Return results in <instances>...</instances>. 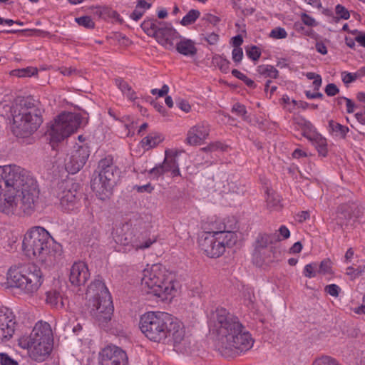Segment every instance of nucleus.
I'll list each match as a JSON object with an SVG mask.
<instances>
[{
    "mask_svg": "<svg viewBox=\"0 0 365 365\" xmlns=\"http://www.w3.org/2000/svg\"><path fill=\"white\" fill-rule=\"evenodd\" d=\"M215 327L217 335V346L222 356L230 357L252 347L254 340L249 331L225 309L216 310Z\"/></svg>",
    "mask_w": 365,
    "mask_h": 365,
    "instance_id": "f257e3e1",
    "label": "nucleus"
},
{
    "mask_svg": "<svg viewBox=\"0 0 365 365\" xmlns=\"http://www.w3.org/2000/svg\"><path fill=\"white\" fill-rule=\"evenodd\" d=\"M139 327L150 341L165 344L172 338L175 344L185 338L184 327L178 321H173L170 314L160 312H148L143 314Z\"/></svg>",
    "mask_w": 365,
    "mask_h": 365,
    "instance_id": "f03ea898",
    "label": "nucleus"
},
{
    "mask_svg": "<svg viewBox=\"0 0 365 365\" xmlns=\"http://www.w3.org/2000/svg\"><path fill=\"white\" fill-rule=\"evenodd\" d=\"M26 179V170L16 165L0 166V212L18 215V193Z\"/></svg>",
    "mask_w": 365,
    "mask_h": 365,
    "instance_id": "7ed1b4c3",
    "label": "nucleus"
},
{
    "mask_svg": "<svg viewBox=\"0 0 365 365\" xmlns=\"http://www.w3.org/2000/svg\"><path fill=\"white\" fill-rule=\"evenodd\" d=\"M141 285L146 293L152 294L162 301L171 299L178 289L174 276L160 264L143 270Z\"/></svg>",
    "mask_w": 365,
    "mask_h": 365,
    "instance_id": "20e7f679",
    "label": "nucleus"
},
{
    "mask_svg": "<svg viewBox=\"0 0 365 365\" xmlns=\"http://www.w3.org/2000/svg\"><path fill=\"white\" fill-rule=\"evenodd\" d=\"M13 133L26 138L34 133L43 123L41 110L37 103L29 98L21 99L12 109Z\"/></svg>",
    "mask_w": 365,
    "mask_h": 365,
    "instance_id": "39448f33",
    "label": "nucleus"
},
{
    "mask_svg": "<svg viewBox=\"0 0 365 365\" xmlns=\"http://www.w3.org/2000/svg\"><path fill=\"white\" fill-rule=\"evenodd\" d=\"M53 332L51 326L45 322H37L29 335L19 339L20 347L27 349L30 358L42 362L50 355L53 349Z\"/></svg>",
    "mask_w": 365,
    "mask_h": 365,
    "instance_id": "423d86ee",
    "label": "nucleus"
},
{
    "mask_svg": "<svg viewBox=\"0 0 365 365\" xmlns=\"http://www.w3.org/2000/svg\"><path fill=\"white\" fill-rule=\"evenodd\" d=\"M86 294L90 297L91 314L99 325L105 326L111 319L113 313V302L108 289L104 282L98 279L89 285Z\"/></svg>",
    "mask_w": 365,
    "mask_h": 365,
    "instance_id": "0eeeda50",
    "label": "nucleus"
},
{
    "mask_svg": "<svg viewBox=\"0 0 365 365\" xmlns=\"http://www.w3.org/2000/svg\"><path fill=\"white\" fill-rule=\"evenodd\" d=\"M98 176L91 181V188L102 200L109 198L120 176V169L114 164L112 155L102 158L98 165Z\"/></svg>",
    "mask_w": 365,
    "mask_h": 365,
    "instance_id": "6e6552de",
    "label": "nucleus"
},
{
    "mask_svg": "<svg viewBox=\"0 0 365 365\" xmlns=\"http://www.w3.org/2000/svg\"><path fill=\"white\" fill-rule=\"evenodd\" d=\"M7 279L12 287L19 288L26 294L36 293L43 283L41 269L34 264H28L16 269H11Z\"/></svg>",
    "mask_w": 365,
    "mask_h": 365,
    "instance_id": "1a4fd4ad",
    "label": "nucleus"
},
{
    "mask_svg": "<svg viewBox=\"0 0 365 365\" xmlns=\"http://www.w3.org/2000/svg\"><path fill=\"white\" fill-rule=\"evenodd\" d=\"M52 238L49 232L42 227H32L26 232L23 240V250L29 257H38L46 260L51 254Z\"/></svg>",
    "mask_w": 365,
    "mask_h": 365,
    "instance_id": "9d476101",
    "label": "nucleus"
},
{
    "mask_svg": "<svg viewBox=\"0 0 365 365\" xmlns=\"http://www.w3.org/2000/svg\"><path fill=\"white\" fill-rule=\"evenodd\" d=\"M141 28L148 36L153 37L158 43L168 50L173 49L175 41L180 38V35L170 24L158 19L144 21Z\"/></svg>",
    "mask_w": 365,
    "mask_h": 365,
    "instance_id": "9b49d317",
    "label": "nucleus"
},
{
    "mask_svg": "<svg viewBox=\"0 0 365 365\" xmlns=\"http://www.w3.org/2000/svg\"><path fill=\"white\" fill-rule=\"evenodd\" d=\"M237 240L236 234L228 233L224 236L221 232L205 233L200 240L201 250L210 257H219L222 255L226 247H232Z\"/></svg>",
    "mask_w": 365,
    "mask_h": 365,
    "instance_id": "f8f14e48",
    "label": "nucleus"
},
{
    "mask_svg": "<svg viewBox=\"0 0 365 365\" xmlns=\"http://www.w3.org/2000/svg\"><path fill=\"white\" fill-rule=\"evenodd\" d=\"M81 123V116L78 114L73 113H61L55 119L48 130L50 140L53 143L63 140L76 131Z\"/></svg>",
    "mask_w": 365,
    "mask_h": 365,
    "instance_id": "ddd939ff",
    "label": "nucleus"
},
{
    "mask_svg": "<svg viewBox=\"0 0 365 365\" xmlns=\"http://www.w3.org/2000/svg\"><path fill=\"white\" fill-rule=\"evenodd\" d=\"M21 195L18 194V215H31L34 212L39 202V190L36 182L26 170V179L24 180Z\"/></svg>",
    "mask_w": 365,
    "mask_h": 365,
    "instance_id": "4468645a",
    "label": "nucleus"
},
{
    "mask_svg": "<svg viewBox=\"0 0 365 365\" xmlns=\"http://www.w3.org/2000/svg\"><path fill=\"white\" fill-rule=\"evenodd\" d=\"M78 188L79 185L72 180H64L58 184L54 195L58 198L63 209L69 211L75 207L79 200Z\"/></svg>",
    "mask_w": 365,
    "mask_h": 365,
    "instance_id": "2eb2a0df",
    "label": "nucleus"
},
{
    "mask_svg": "<svg viewBox=\"0 0 365 365\" xmlns=\"http://www.w3.org/2000/svg\"><path fill=\"white\" fill-rule=\"evenodd\" d=\"M101 365H128L126 353L115 346H108L100 352Z\"/></svg>",
    "mask_w": 365,
    "mask_h": 365,
    "instance_id": "dca6fc26",
    "label": "nucleus"
},
{
    "mask_svg": "<svg viewBox=\"0 0 365 365\" xmlns=\"http://www.w3.org/2000/svg\"><path fill=\"white\" fill-rule=\"evenodd\" d=\"M90 151L86 146H78L65 160V168L71 174L77 173L86 164Z\"/></svg>",
    "mask_w": 365,
    "mask_h": 365,
    "instance_id": "f3484780",
    "label": "nucleus"
},
{
    "mask_svg": "<svg viewBox=\"0 0 365 365\" xmlns=\"http://www.w3.org/2000/svg\"><path fill=\"white\" fill-rule=\"evenodd\" d=\"M16 320L13 312L7 308H0V341L10 339L16 330Z\"/></svg>",
    "mask_w": 365,
    "mask_h": 365,
    "instance_id": "a211bd4d",
    "label": "nucleus"
},
{
    "mask_svg": "<svg viewBox=\"0 0 365 365\" xmlns=\"http://www.w3.org/2000/svg\"><path fill=\"white\" fill-rule=\"evenodd\" d=\"M210 133V125L207 123L201 122L191 127L187 132L186 141L190 145L202 144Z\"/></svg>",
    "mask_w": 365,
    "mask_h": 365,
    "instance_id": "6ab92c4d",
    "label": "nucleus"
},
{
    "mask_svg": "<svg viewBox=\"0 0 365 365\" xmlns=\"http://www.w3.org/2000/svg\"><path fill=\"white\" fill-rule=\"evenodd\" d=\"M90 278L87 264L81 261L75 262L71 267L69 281L74 286L84 285Z\"/></svg>",
    "mask_w": 365,
    "mask_h": 365,
    "instance_id": "aec40b11",
    "label": "nucleus"
},
{
    "mask_svg": "<svg viewBox=\"0 0 365 365\" xmlns=\"http://www.w3.org/2000/svg\"><path fill=\"white\" fill-rule=\"evenodd\" d=\"M175 48L179 53L186 56H194L197 52L195 42L185 38L175 43Z\"/></svg>",
    "mask_w": 365,
    "mask_h": 365,
    "instance_id": "412c9836",
    "label": "nucleus"
},
{
    "mask_svg": "<svg viewBox=\"0 0 365 365\" xmlns=\"http://www.w3.org/2000/svg\"><path fill=\"white\" fill-rule=\"evenodd\" d=\"M177 153H174L172 151H165V158L163 163V167L165 172H171L172 175L179 176L180 172L179 170V165L176 160Z\"/></svg>",
    "mask_w": 365,
    "mask_h": 365,
    "instance_id": "4be33fe9",
    "label": "nucleus"
},
{
    "mask_svg": "<svg viewBox=\"0 0 365 365\" xmlns=\"http://www.w3.org/2000/svg\"><path fill=\"white\" fill-rule=\"evenodd\" d=\"M307 139L315 146L319 155L323 157L327 156L328 150L327 139L325 138L322 137V135L319 133H313L312 136H307Z\"/></svg>",
    "mask_w": 365,
    "mask_h": 365,
    "instance_id": "5701e85b",
    "label": "nucleus"
},
{
    "mask_svg": "<svg viewBox=\"0 0 365 365\" xmlns=\"http://www.w3.org/2000/svg\"><path fill=\"white\" fill-rule=\"evenodd\" d=\"M267 207L271 211H278L282 207L280 196L272 190H267Z\"/></svg>",
    "mask_w": 365,
    "mask_h": 365,
    "instance_id": "b1692460",
    "label": "nucleus"
},
{
    "mask_svg": "<svg viewBox=\"0 0 365 365\" xmlns=\"http://www.w3.org/2000/svg\"><path fill=\"white\" fill-rule=\"evenodd\" d=\"M272 236L264 234L259 235L256 241L255 251L254 256L257 258L261 255L262 251L267 249L268 245L272 242Z\"/></svg>",
    "mask_w": 365,
    "mask_h": 365,
    "instance_id": "393cba45",
    "label": "nucleus"
},
{
    "mask_svg": "<svg viewBox=\"0 0 365 365\" xmlns=\"http://www.w3.org/2000/svg\"><path fill=\"white\" fill-rule=\"evenodd\" d=\"M278 252L277 250L270 247L269 249H265L262 251V254L257 258L255 257L256 263L260 265L263 262H272L274 259L277 257Z\"/></svg>",
    "mask_w": 365,
    "mask_h": 365,
    "instance_id": "a878e982",
    "label": "nucleus"
},
{
    "mask_svg": "<svg viewBox=\"0 0 365 365\" xmlns=\"http://www.w3.org/2000/svg\"><path fill=\"white\" fill-rule=\"evenodd\" d=\"M329 128L331 133L343 139L346 138V134L349 130L347 126L343 125L334 120L329 121Z\"/></svg>",
    "mask_w": 365,
    "mask_h": 365,
    "instance_id": "bb28decb",
    "label": "nucleus"
},
{
    "mask_svg": "<svg viewBox=\"0 0 365 365\" xmlns=\"http://www.w3.org/2000/svg\"><path fill=\"white\" fill-rule=\"evenodd\" d=\"M257 71L259 75L265 78H277L279 76L278 70L271 65H260Z\"/></svg>",
    "mask_w": 365,
    "mask_h": 365,
    "instance_id": "cd10ccee",
    "label": "nucleus"
},
{
    "mask_svg": "<svg viewBox=\"0 0 365 365\" xmlns=\"http://www.w3.org/2000/svg\"><path fill=\"white\" fill-rule=\"evenodd\" d=\"M46 303L53 307H62L63 303L60 293L56 290H51L46 292Z\"/></svg>",
    "mask_w": 365,
    "mask_h": 365,
    "instance_id": "c85d7f7f",
    "label": "nucleus"
},
{
    "mask_svg": "<svg viewBox=\"0 0 365 365\" xmlns=\"http://www.w3.org/2000/svg\"><path fill=\"white\" fill-rule=\"evenodd\" d=\"M162 141L161 137L158 134H150L142 140V146L145 149L153 148Z\"/></svg>",
    "mask_w": 365,
    "mask_h": 365,
    "instance_id": "c756f323",
    "label": "nucleus"
},
{
    "mask_svg": "<svg viewBox=\"0 0 365 365\" xmlns=\"http://www.w3.org/2000/svg\"><path fill=\"white\" fill-rule=\"evenodd\" d=\"M226 185H223L222 192L225 193L232 192L240 193L242 191L240 185L237 183V180H235L234 177L227 178L226 180Z\"/></svg>",
    "mask_w": 365,
    "mask_h": 365,
    "instance_id": "7c9ffc66",
    "label": "nucleus"
},
{
    "mask_svg": "<svg viewBox=\"0 0 365 365\" xmlns=\"http://www.w3.org/2000/svg\"><path fill=\"white\" fill-rule=\"evenodd\" d=\"M312 365H341L339 361L329 355H322L314 359Z\"/></svg>",
    "mask_w": 365,
    "mask_h": 365,
    "instance_id": "2f4dec72",
    "label": "nucleus"
},
{
    "mask_svg": "<svg viewBox=\"0 0 365 365\" xmlns=\"http://www.w3.org/2000/svg\"><path fill=\"white\" fill-rule=\"evenodd\" d=\"M212 63L223 73H227L230 70V61L221 56L216 55L213 56Z\"/></svg>",
    "mask_w": 365,
    "mask_h": 365,
    "instance_id": "473e14b6",
    "label": "nucleus"
},
{
    "mask_svg": "<svg viewBox=\"0 0 365 365\" xmlns=\"http://www.w3.org/2000/svg\"><path fill=\"white\" fill-rule=\"evenodd\" d=\"M200 16V11L195 9H191L181 20L180 24L182 26H187L193 24Z\"/></svg>",
    "mask_w": 365,
    "mask_h": 365,
    "instance_id": "72a5a7b5",
    "label": "nucleus"
},
{
    "mask_svg": "<svg viewBox=\"0 0 365 365\" xmlns=\"http://www.w3.org/2000/svg\"><path fill=\"white\" fill-rule=\"evenodd\" d=\"M11 73L18 77H30L36 74L38 70L35 67H27L26 68L14 70Z\"/></svg>",
    "mask_w": 365,
    "mask_h": 365,
    "instance_id": "f704fd0d",
    "label": "nucleus"
},
{
    "mask_svg": "<svg viewBox=\"0 0 365 365\" xmlns=\"http://www.w3.org/2000/svg\"><path fill=\"white\" fill-rule=\"evenodd\" d=\"M215 224L216 226L215 227V228L212 231L207 232V233H215V232H221L224 236H227L228 233L236 234L230 227H228L222 222L216 221Z\"/></svg>",
    "mask_w": 365,
    "mask_h": 365,
    "instance_id": "c9c22d12",
    "label": "nucleus"
},
{
    "mask_svg": "<svg viewBox=\"0 0 365 365\" xmlns=\"http://www.w3.org/2000/svg\"><path fill=\"white\" fill-rule=\"evenodd\" d=\"M318 273L322 274H332V262L329 259L322 260L319 264Z\"/></svg>",
    "mask_w": 365,
    "mask_h": 365,
    "instance_id": "e433bc0d",
    "label": "nucleus"
},
{
    "mask_svg": "<svg viewBox=\"0 0 365 365\" xmlns=\"http://www.w3.org/2000/svg\"><path fill=\"white\" fill-rule=\"evenodd\" d=\"M232 74L235 77H236V78H239V79H240V80L243 81L245 82V83L248 87H250V88H255V87H256V84L255 83V82H254L252 79L249 78L247 76H245L244 73H241V72H240V71H239L238 70H237V69H233V70L232 71Z\"/></svg>",
    "mask_w": 365,
    "mask_h": 365,
    "instance_id": "4c0bfd02",
    "label": "nucleus"
},
{
    "mask_svg": "<svg viewBox=\"0 0 365 365\" xmlns=\"http://www.w3.org/2000/svg\"><path fill=\"white\" fill-rule=\"evenodd\" d=\"M156 242L155 238H148L144 242L140 240L133 242V247L136 250H145L149 248L153 243Z\"/></svg>",
    "mask_w": 365,
    "mask_h": 365,
    "instance_id": "58836bf2",
    "label": "nucleus"
},
{
    "mask_svg": "<svg viewBox=\"0 0 365 365\" xmlns=\"http://www.w3.org/2000/svg\"><path fill=\"white\" fill-rule=\"evenodd\" d=\"M341 78L343 83L347 86L349 84L354 82L357 78V75L355 73H349L347 71H342L341 73Z\"/></svg>",
    "mask_w": 365,
    "mask_h": 365,
    "instance_id": "ea45409f",
    "label": "nucleus"
},
{
    "mask_svg": "<svg viewBox=\"0 0 365 365\" xmlns=\"http://www.w3.org/2000/svg\"><path fill=\"white\" fill-rule=\"evenodd\" d=\"M76 21L79 25L88 29H92L95 26L92 19L88 16L76 18Z\"/></svg>",
    "mask_w": 365,
    "mask_h": 365,
    "instance_id": "a19ab883",
    "label": "nucleus"
},
{
    "mask_svg": "<svg viewBox=\"0 0 365 365\" xmlns=\"http://www.w3.org/2000/svg\"><path fill=\"white\" fill-rule=\"evenodd\" d=\"M306 76L307 77L308 79H314V81L312 83L314 88V90L318 91L322 86V81L321 76L312 72L307 73L306 74Z\"/></svg>",
    "mask_w": 365,
    "mask_h": 365,
    "instance_id": "79ce46f5",
    "label": "nucleus"
},
{
    "mask_svg": "<svg viewBox=\"0 0 365 365\" xmlns=\"http://www.w3.org/2000/svg\"><path fill=\"white\" fill-rule=\"evenodd\" d=\"M287 36V31L281 27H277L272 30L270 32L269 36L272 38L275 39H281L284 38Z\"/></svg>",
    "mask_w": 365,
    "mask_h": 365,
    "instance_id": "37998d69",
    "label": "nucleus"
},
{
    "mask_svg": "<svg viewBox=\"0 0 365 365\" xmlns=\"http://www.w3.org/2000/svg\"><path fill=\"white\" fill-rule=\"evenodd\" d=\"M340 291L341 288L335 284H329L324 287V292L334 297L339 296Z\"/></svg>",
    "mask_w": 365,
    "mask_h": 365,
    "instance_id": "c03bdc74",
    "label": "nucleus"
},
{
    "mask_svg": "<svg viewBox=\"0 0 365 365\" xmlns=\"http://www.w3.org/2000/svg\"><path fill=\"white\" fill-rule=\"evenodd\" d=\"M336 15L342 19H348L350 17L349 11L342 5L338 4L335 8Z\"/></svg>",
    "mask_w": 365,
    "mask_h": 365,
    "instance_id": "a18cd8bd",
    "label": "nucleus"
},
{
    "mask_svg": "<svg viewBox=\"0 0 365 365\" xmlns=\"http://www.w3.org/2000/svg\"><path fill=\"white\" fill-rule=\"evenodd\" d=\"M246 53L248 57L254 61H257L261 55L259 49L255 46H253L247 50Z\"/></svg>",
    "mask_w": 365,
    "mask_h": 365,
    "instance_id": "49530a36",
    "label": "nucleus"
},
{
    "mask_svg": "<svg viewBox=\"0 0 365 365\" xmlns=\"http://www.w3.org/2000/svg\"><path fill=\"white\" fill-rule=\"evenodd\" d=\"M0 365H18V363L6 354L1 353L0 354Z\"/></svg>",
    "mask_w": 365,
    "mask_h": 365,
    "instance_id": "de8ad7c7",
    "label": "nucleus"
},
{
    "mask_svg": "<svg viewBox=\"0 0 365 365\" xmlns=\"http://www.w3.org/2000/svg\"><path fill=\"white\" fill-rule=\"evenodd\" d=\"M115 84L123 93H126L132 89L131 86L122 78L115 79Z\"/></svg>",
    "mask_w": 365,
    "mask_h": 365,
    "instance_id": "09e8293b",
    "label": "nucleus"
},
{
    "mask_svg": "<svg viewBox=\"0 0 365 365\" xmlns=\"http://www.w3.org/2000/svg\"><path fill=\"white\" fill-rule=\"evenodd\" d=\"M232 111L235 113L237 115L242 116L244 118H245V114L247 113V110L245 106L240 103H236L233 106Z\"/></svg>",
    "mask_w": 365,
    "mask_h": 365,
    "instance_id": "8fccbe9b",
    "label": "nucleus"
},
{
    "mask_svg": "<svg viewBox=\"0 0 365 365\" xmlns=\"http://www.w3.org/2000/svg\"><path fill=\"white\" fill-rule=\"evenodd\" d=\"M325 93L329 96H334L339 93V89L334 83H329L325 88Z\"/></svg>",
    "mask_w": 365,
    "mask_h": 365,
    "instance_id": "3c124183",
    "label": "nucleus"
},
{
    "mask_svg": "<svg viewBox=\"0 0 365 365\" xmlns=\"http://www.w3.org/2000/svg\"><path fill=\"white\" fill-rule=\"evenodd\" d=\"M232 59L235 62L239 63L242 61L243 57V51L241 48H234L232 50Z\"/></svg>",
    "mask_w": 365,
    "mask_h": 365,
    "instance_id": "603ef678",
    "label": "nucleus"
},
{
    "mask_svg": "<svg viewBox=\"0 0 365 365\" xmlns=\"http://www.w3.org/2000/svg\"><path fill=\"white\" fill-rule=\"evenodd\" d=\"M165 172V168L163 167V163L152 168L150 170V174L153 175L155 178H158L159 176L163 175Z\"/></svg>",
    "mask_w": 365,
    "mask_h": 365,
    "instance_id": "864d4df0",
    "label": "nucleus"
},
{
    "mask_svg": "<svg viewBox=\"0 0 365 365\" xmlns=\"http://www.w3.org/2000/svg\"><path fill=\"white\" fill-rule=\"evenodd\" d=\"M304 274L306 277L313 278L316 276V272L314 267L312 264H307L304 269Z\"/></svg>",
    "mask_w": 365,
    "mask_h": 365,
    "instance_id": "5fc2aeb1",
    "label": "nucleus"
},
{
    "mask_svg": "<svg viewBox=\"0 0 365 365\" xmlns=\"http://www.w3.org/2000/svg\"><path fill=\"white\" fill-rule=\"evenodd\" d=\"M169 91V87L168 85H163V87L161 88V89L158 90L157 88H154V89H152L151 90V93L153 95H156L158 94V96L160 97H163L165 95H167V93H168Z\"/></svg>",
    "mask_w": 365,
    "mask_h": 365,
    "instance_id": "6e6d98bb",
    "label": "nucleus"
},
{
    "mask_svg": "<svg viewBox=\"0 0 365 365\" xmlns=\"http://www.w3.org/2000/svg\"><path fill=\"white\" fill-rule=\"evenodd\" d=\"M303 126L301 128L303 130V136L307 138V136H312V135H307V132L311 131L314 126L312 124L306 120V121H303Z\"/></svg>",
    "mask_w": 365,
    "mask_h": 365,
    "instance_id": "4d7b16f0",
    "label": "nucleus"
},
{
    "mask_svg": "<svg viewBox=\"0 0 365 365\" xmlns=\"http://www.w3.org/2000/svg\"><path fill=\"white\" fill-rule=\"evenodd\" d=\"M178 107L185 113H188L190 110V106L187 101L180 100L177 103Z\"/></svg>",
    "mask_w": 365,
    "mask_h": 365,
    "instance_id": "13d9d810",
    "label": "nucleus"
},
{
    "mask_svg": "<svg viewBox=\"0 0 365 365\" xmlns=\"http://www.w3.org/2000/svg\"><path fill=\"white\" fill-rule=\"evenodd\" d=\"M205 39L208 43H210L211 45H214V44H216L217 42L218 41L219 36L217 34L212 32V33L207 34Z\"/></svg>",
    "mask_w": 365,
    "mask_h": 365,
    "instance_id": "bf43d9fd",
    "label": "nucleus"
},
{
    "mask_svg": "<svg viewBox=\"0 0 365 365\" xmlns=\"http://www.w3.org/2000/svg\"><path fill=\"white\" fill-rule=\"evenodd\" d=\"M218 149H222V146L220 143H211L209 145H207V147L202 148V150L205 152H207V151L212 152L214 150H217Z\"/></svg>",
    "mask_w": 365,
    "mask_h": 365,
    "instance_id": "052dcab7",
    "label": "nucleus"
},
{
    "mask_svg": "<svg viewBox=\"0 0 365 365\" xmlns=\"http://www.w3.org/2000/svg\"><path fill=\"white\" fill-rule=\"evenodd\" d=\"M302 20L304 24L310 26L315 25L316 23L314 19L306 14L302 15Z\"/></svg>",
    "mask_w": 365,
    "mask_h": 365,
    "instance_id": "680f3d73",
    "label": "nucleus"
},
{
    "mask_svg": "<svg viewBox=\"0 0 365 365\" xmlns=\"http://www.w3.org/2000/svg\"><path fill=\"white\" fill-rule=\"evenodd\" d=\"M345 274L349 276V279L351 280H354L355 279L357 278L356 277V270H355V268H354L353 267L350 266V267H348L346 269V272Z\"/></svg>",
    "mask_w": 365,
    "mask_h": 365,
    "instance_id": "e2e57ef3",
    "label": "nucleus"
},
{
    "mask_svg": "<svg viewBox=\"0 0 365 365\" xmlns=\"http://www.w3.org/2000/svg\"><path fill=\"white\" fill-rule=\"evenodd\" d=\"M144 11H141L137 8L130 14V18L135 21H138L143 15Z\"/></svg>",
    "mask_w": 365,
    "mask_h": 365,
    "instance_id": "0e129e2a",
    "label": "nucleus"
},
{
    "mask_svg": "<svg viewBox=\"0 0 365 365\" xmlns=\"http://www.w3.org/2000/svg\"><path fill=\"white\" fill-rule=\"evenodd\" d=\"M316 50L321 54L325 55L327 53V49L325 44L322 42H317L316 43Z\"/></svg>",
    "mask_w": 365,
    "mask_h": 365,
    "instance_id": "69168bd1",
    "label": "nucleus"
},
{
    "mask_svg": "<svg viewBox=\"0 0 365 365\" xmlns=\"http://www.w3.org/2000/svg\"><path fill=\"white\" fill-rule=\"evenodd\" d=\"M302 249V245L300 242H295L289 250L290 253H299Z\"/></svg>",
    "mask_w": 365,
    "mask_h": 365,
    "instance_id": "338daca9",
    "label": "nucleus"
},
{
    "mask_svg": "<svg viewBox=\"0 0 365 365\" xmlns=\"http://www.w3.org/2000/svg\"><path fill=\"white\" fill-rule=\"evenodd\" d=\"M354 311L358 314H365V294L363 297L361 305L356 307Z\"/></svg>",
    "mask_w": 365,
    "mask_h": 365,
    "instance_id": "774afa93",
    "label": "nucleus"
}]
</instances>
